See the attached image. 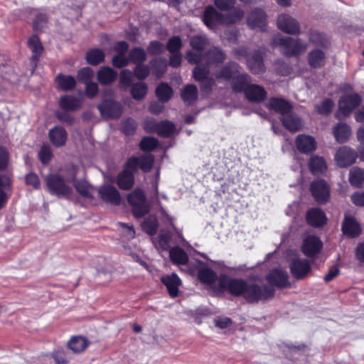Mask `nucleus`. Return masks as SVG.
Masks as SVG:
<instances>
[{"label": "nucleus", "mask_w": 364, "mask_h": 364, "mask_svg": "<svg viewBox=\"0 0 364 364\" xmlns=\"http://www.w3.org/2000/svg\"><path fill=\"white\" fill-rule=\"evenodd\" d=\"M219 284L223 289H228L235 296H242L250 303H257L273 297L274 291L265 284L247 282L242 279H229L220 277Z\"/></svg>", "instance_id": "1"}, {"label": "nucleus", "mask_w": 364, "mask_h": 364, "mask_svg": "<svg viewBox=\"0 0 364 364\" xmlns=\"http://www.w3.org/2000/svg\"><path fill=\"white\" fill-rule=\"evenodd\" d=\"M273 46H279L281 52L287 56H297L307 50L308 44L300 38L277 36L273 39Z\"/></svg>", "instance_id": "2"}, {"label": "nucleus", "mask_w": 364, "mask_h": 364, "mask_svg": "<svg viewBox=\"0 0 364 364\" xmlns=\"http://www.w3.org/2000/svg\"><path fill=\"white\" fill-rule=\"evenodd\" d=\"M191 46L192 50L186 54V59L191 64L201 63L203 61V55L205 53L204 49L208 44V40L205 36H196L191 39Z\"/></svg>", "instance_id": "3"}, {"label": "nucleus", "mask_w": 364, "mask_h": 364, "mask_svg": "<svg viewBox=\"0 0 364 364\" xmlns=\"http://www.w3.org/2000/svg\"><path fill=\"white\" fill-rule=\"evenodd\" d=\"M65 181L58 174H49L46 177L48 191L58 196L68 197L72 193V188L65 183Z\"/></svg>", "instance_id": "4"}, {"label": "nucleus", "mask_w": 364, "mask_h": 364, "mask_svg": "<svg viewBox=\"0 0 364 364\" xmlns=\"http://www.w3.org/2000/svg\"><path fill=\"white\" fill-rule=\"evenodd\" d=\"M194 79L200 82V89L203 92H210L215 85V80L210 75V68L198 65L193 71Z\"/></svg>", "instance_id": "5"}, {"label": "nucleus", "mask_w": 364, "mask_h": 364, "mask_svg": "<svg viewBox=\"0 0 364 364\" xmlns=\"http://www.w3.org/2000/svg\"><path fill=\"white\" fill-rule=\"evenodd\" d=\"M358 158L357 152L352 148L343 146L336 152L334 160L341 168H346L354 164Z\"/></svg>", "instance_id": "6"}, {"label": "nucleus", "mask_w": 364, "mask_h": 364, "mask_svg": "<svg viewBox=\"0 0 364 364\" xmlns=\"http://www.w3.org/2000/svg\"><path fill=\"white\" fill-rule=\"evenodd\" d=\"M360 102L361 97L356 93H352L342 97L339 100V113L336 114V117L340 119L341 118V115H348Z\"/></svg>", "instance_id": "7"}, {"label": "nucleus", "mask_w": 364, "mask_h": 364, "mask_svg": "<svg viewBox=\"0 0 364 364\" xmlns=\"http://www.w3.org/2000/svg\"><path fill=\"white\" fill-rule=\"evenodd\" d=\"M277 25L279 30L291 35L299 34L301 27L299 21L289 14H281L278 16Z\"/></svg>", "instance_id": "8"}, {"label": "nucleus", "mask_w": 364, "mask_h": 364, "mask_svg": "<svg viewBox=\"0 0 364 364\" xmlns=\"http://www.w3.org/2000/svg\"><path fill=\"white\" fill-rule=\"evenodd\" d=\"M154 161V157L151 154H144L140 156H133L128 159L127 167L131 168L135 172L141 168L144 172L151 171Z\"/></svg>", "instance_id": "9"}, {"label": "nucleus", "mask_w": 364, "mask_h": 364, "mask_svg": "<svg viewBox=\"0 0 364 364\" xmlns=\"http://www.w3.org/2000/svg\"><path fill=\"white\" fill-rule=\"evenodd\" d=\"M129 203L134 208V214L137 218H141L147 212V207L145 205V196L142 191L135 190L128 196Z\"/></svg>", "instance_id": "10"}, {"label": "nucleus", "mask_w": 364, "mask_h": 364, "mask_svg": "<svg viewBox=\"0 0 364 364\" xmlns=\"http://www.w3.org/2000/svg\"><path fill=\"white\" fill-rule=\"evenodd\" d=\"M292 276L299 280L305 278L311 271V264L306 259H294L289 264Z\"/></svg>", "instance_id": "11"}, {"label": "nucleus", "mask_w": 364, "mask_h": 364, "mask_svg": "<svg viewBox=\"0 0 364 364\" xmlns=\"http://www.w3.org/2000/svg\"><path fill=\"white\" fill-rule=\"evenodd\" d=\"M311 191L315 200L318 203H326L329 198V187L323 180H317L311 183Z\"/></svg>", "instance_id": "12"}, {"label": "nucleus", "mask_w": 364, "mask_h": 364, "mask_svg": "<svg viewBox=\"0 0 364 364\" xmlns=\"http://www.w3.org/2000/svg\"><path fill=\"white\" fill-rule=\"evenodd\" d=\"M101 114L107 118H119L122 114V107L119 102L109 100H104L97 106Z\"/></svg>", "instance_id": "13"}, {"label": "nucleus", "mask_w": 364, "mask_h": 364, "mask_svg": "<svg viewBox=\"0 0 364 364\" xmlns=\"http://www.w3.org/2000/svg\"><path fill=\"white\" fill-rule=\"evenodd\" d=\"M322 246V242L318 237L309 235L304 239L301 250L306 256L312 257L320 252Z\"/></svg>", "instance_id": "14"}, {"label": "nucleus", "mask_w": 364, "mask_h": 364, "mask_svg": "<svg viewBox=\"0 0 364 364\" xmlns=\"http://www.w3.org/2000/svg\"><path fill=\"white\" fill-rule=\"evenodd\" d=\"M98 194L100 198L108 203L119 205L121 203V196L118 190L110 185H104L99 188Z\"/></svg>", "instance_id": "15"}, {"label": "nucleus", "mask_w": 364, "mask_h": 364, "mask_svg": "<svg viewBox=\"0 0 364 364\" xmlns=\"http://www.w3.org/2000/svg\"><path fill=\"white\" fill-rule=\"evenodd\" d=\"M226 58L225 53L217 47H213L203 55V61L198 65L209 68L211 65L222 63Z\"/></svg>", "instance_id": "16"}, {"label": "nucleus", "mask_w": 364, "mask_h": 364, "mask_svg": "<svg viewBox=\"0 0 364 364\" xmlns=\"http://www.w3.org/2000/svg\"><path fill=\"white\" fill-rule=\"evenodd\" d=\"M203 22L208 28H214L218 24H225V15L209 6L205 9Z\"/></svg>", "instance_id": "17"}, {"label": "nucleus", "mask_w": 364, "mask_h": 364, "mask_svg": "<svg viewBox=\"0 0 364 364\" xmlns=\"http://www.w3.org/2000/svg\"><path fill=\"white\" fill-rule=\"evenodd\" d=\"M296 148L304 154H310L316 149L315 139L309 135L299 134L296 139Z\"/></svg>", "instance_id": "18"}, {"label": "nucleus", "mask_w": 364, "mask_h": 364, "mask_svg": "<svg viewBox=\"0 0 364 364\" xmlns=\"http://www.w3.org/2000/svg\"><path fill=\"white\" fill-rule=\"evenodd\" d=\"M134 173L135 171H132L131 168L127 167V163L124 169L117 177L116 183L117 186L122 190L132 188L134 183Z\"/></svg>", "instance_id": "19"}, {"label": "nucleus", "mask_w": 364, "mask_h": 364, "mask_svg": "<svg viewBox=\"0 0 364 364\" xmlns=\"http://www.w3.org/2000/svg\"><path fill=\"white\" fill-rule=\"evenodd\" d=\"M343 234L350 237H358L362 232L360 224L352 216H346L342 224Z\"/></svg>", "instance_id": "20"}, {"label": "nucleus", "mask_w": 364, "mask_h": 364, "mask_svg": "<svg viewBox=\"0 0 364 364\" xmlns=\"http://www.w3.org/2000/svg\"><path fill=\"white\" fill-rule=\"evenodd\" d=\"M269 284L279 288H284L290 285L287 273L281 269H274L267 276Z\"/></svg>", "instance_id": "21"}, {"label": "nucleus", "mask_w": 364, "mask_h": 364, "mask_svg": "<svg viewBox=\"0 0 364 364\" xmlns=\"http://www.w3.org/2000/svg\"><path fill=\"white\" fill-rule=\"evenodd\" d=\"M48 137L53 146L60 147L65 144L68 134L63 127L56 126L49 130Z\"/></svg>", "instance_id": "22"}, {"label": "nucleus", "mask_w": 364, "mask_h": 364, "mask_svg": "<svg viewBox=\"0 0 364 364\" xmlns=\"http://www.w3.org/2000/svg\"><path fill=\"white\" fill-rule=\"evenodd\" d=\"M267 107L279 114L281 117L287 115L291 112V105L285 100L282 98H272L269 100Z\"/></svg>", "instance_id": "23"}, {"label": "nucleus", "mask_w": 364, "mask_h": 364, "mask_svg": "<svg viewBox=\"0 0 364 364\" xmlns=\"http://www.w3.org/2000/svg\"><path fill=\"white\" fill-rule=\"evenodd\" d=\"M247 64L252 73L259 74L265 70L260 50L252 53L247 59Z\"/></svg>", "instance_id": "24"}, {"label": "nucleus", "mask_w": 364, "mask_h": 364, "mask_svg": "<svg viewBox=\"0 0 364 364\" xmlns=\"http://www.w3.org/2000/svg\"><path fill=\"white\" fill-rule=\"evenodd\" d=\"M247 23L252 29L264 31L266 26V15L262 9H255L251 12Z\"/></svg>", "instance_id": "25"}, {"label": "nucleus", "mask_w": 364, "mask_h": 364, "mask_svg": "<svg viewBox=\"0 0 364 364\" xmlns=\"http://www.w3.org/2000/svg\"><path fill=\"white\" fill-rule=\"evenodd\" d=\"M245 95L249 101L259 102L266 98L267 92L263 87L250 84L245 90Z\"/></svg>", "instance_id": "26"}, {"label": "nucleus", "mask_w": 364, "mask_h": 364, "mask_svg": "<svg viewBox=\"0 0 364 364\" xmlns=\"http://www.w3.org/2000/svg\"><path fill=\"white\" fill-rule=\"evenodd\" d=\"M308 223L314 227H321L326 223V216L320 208H315L310 209L306 216Z\"/></svg>", "instance_id": "27"}, {"label": "nucleus", "mask_w": 364, "mask_h": 364, "mask_svg": "<svg viewBox=\"0 0 364 364\" xmlns=\"http://www.w3.org/2000/svg\"><path fill=\"white\" fill-rule=\"evenodd\" d=\"M161 282L166 287L171 296L176 297L178 296V287L181 285L182 282L176 273L163 277Z\"/></svg>", "instance_id": "28"}, {"label": "nucleus", "mask_w": 364, "mask_h": 364, "mask_svg": "<svg viewBox=\"0 0 364 364\" xmlns=\"http://www.w3.org/2000/svg\"><path fill=\"white\" fill-rule=\"evenodd\" d=\"M251 84V77L245 73H237L232 77L231 86L235 92H245V90Z\"/></svg>", "instance_id": "29"}, {"label": "nucleus", "mask_w": 364, "mask_h": 364, "mask_svg": "<svg viewBox=\"0 0 364 364\" xmlns=\"http://www.w3.org/2000/svg\"><path fill=\"white\" fill-rule=\"evenodd\" d=\"M282 124L290 132L299 131L302 127L301 119L291 112L287 115L280 117Z\"/></svg>", "instance_id": "30"}, {"label": "nucleus", "mask_w": 364, "mask_h": 364, "mask_svg": "<svg viewBox=\"0 0 364 364\" xmlns=\"http://www.w3.org/2000/svg\"><path fill=\"white\" fill-rule=\"evenodd\" d=\"M240 65L234 62H230L224 65L221 70L216 75L217 79H224L230 80L233 77H235L239 73Z\"/></svg>", "instance_id": "31"}, {"label": "nucleus", "mask_w": 364, "mask_h": 364, "mask_svg": "<svg viewBox=\"0 0 364 364\" xmlns=\"http://www.w3.org/2000/svg\"><path fill=\"white\" fill-rule=\"evenodd\" d=\"M308 63L311 68H319L326 63V54L320 49H314L308 54Z\"/></svg>", "instance_id": "32"}, {"label": "nucleus", "mask_w": 364, "mask_h": 364, "mask_svg": "<svg viewBox=\"0 0 364 364\" xmlns=\"http://www.w3.org/2000/svg\"><path fill=\"white\" fill-rule=\"evenodd\" d=\"M348 181L353 187H362L364 185V169L358 166L351 168L349 171Z\"/></svg>", "instance_id": "33"}, {"label": "nucleus", "mask_w": 364, "mask_h": 364, "mask_svg": "<svg viewBox=\"0 0 364 364\" xmlns=\"http://www.w3.org/2000/svg\"><path fill=\"white\" fill-rule=\"evenodd\" d=\"M60 107L67 111H75L80 108L82 105L81 100L71 95H65L61 97L59 101Z\"/></svg>", "instance_id": "34"}, {"label": "nucleus", "mask_w": 364, "mask_h": 364, "mask_svg": "<svg viewBox=\"0 0 364 364\" xmlns=\"http://www.w3.org/2000/svg\"><path fill=\"white\" fill-rule=\"evenodd\" d=\"M117 75L112 68L103 67L97 72V80L102 85H109L116 80Z\"/></svg>", "instance_id": "35"}, {"label": "nucleus", "mask_w": 364, "mask_h": 364, "mask_svg": "<svg viewBox=\"0 0 364 364\" xmlns=\"http://www.w3.org/2000/svg\"><path fill=\"white\" fill-rule=\"evenodd\" d=\"M333 134L338 143H344L351 134L350 127L345 123H339L333 128Z\"/></svg>", "instance_id": "36"}, {"label": "nucleus", "mask_w": 364, "mask_h": 364, "mask_svg": "<svg viewBox=\"0 0 364 364\" xmlns=\"http://www.w3.org/2000/svg\"><path fill=\"white\" fill-rule=\"evenodd\" d=\"M309 166L311 172L314 175L323 173L327 169V165L324 159L318 156L310 159Z\"/></svg>", "instance_id": "37"}, {"label": "nucleus", "mask_w": 364, "mask_h": 364, "mask_svg": "<svg viewBox=\"0 0 364 364\" xmlns=\"http://www.w3.org/2000/svg\"><path fill=\"white\" fill-rule=\"evenodd\" d=\"M198 278L204 284H211L216 281L217 274L212 269L203 267L198 270Z\"/></svg>", "instance_id": "38"}, {"label": "nucleus", "mask_w": 364, "mask_h": 364, "mask_svg": "<svg viewBox=\"0 0 364 364\" xmlns=\"http://www.w3.org/2000/svg\"><path fill=\"white\" fill-rule=\"evenodd\" d=\"M171 260L177 264H185L188 261V255L178 247H174L169 251Z\"/></svg>", "instance_id": "39"}, {"label": "nucleus", "mask_w": 364, "mask_h": 364, "mask_svg": "<svg viewBox=\"0 0 364 364\" xmlns=\"http://www.w3.org/2000/svg\"><path fill=\"white\" fill-rule=\"evenodd\" d=\"M56 82L60 89L68 91L75 87L76 81L74 77L71 75H64L62 74L56 77Z\"/></svg>", "instance_id": "40"}, {"label": "nucleus", "mask_w": 364, "mask_h": 364, "mask_svg": "<svg viewBox=\"0 0 364 364\" xmlns=\"http://www.w3.org/2000/svg\"><path fill=\"white\" fill-rule=\"evenodd\" d=\"M88 346L86 338L82 336L73 337L69 343V348L75 353H80L83 351Z\"/></svg>", "instance_id": "41"}, {"label": "nucleus", "mask_w": 364, "mask_h": 364, "mask_svg": "<svg viewBox=\"0 0 364 364\" xmlns=\"http://www.w3.org/2000/svg\"><path fill=\"white\" fill-rule=\"evenodd\" d=\"M156 94L161 102H166L171 97L173 91L168 85L162 82L156 87Z\"/></svg>", "instance_id": "42"}, {"label": "nucleus", "mask_w": 364, "mask_h": 364, "mask_svg": "<svg viewBox=\"0 0 364 364\" xmlns=\"http://www.w3.org/2000/svg\"><path fill=\"white\" fill-rule=\"evenodd\" d=\"M181 97L185 102L193 103L198 97V88L194 85H187L181 92Z\"/></svg>", "instance_id": "43"}, {"label": "nucleus", "mask_w": 364, "mask_h": 364, "mask_svg": "<svg viewBox=\"0 0 364 364\" xmlns=\"http://www.w3.org/2000/svg\"><path fill=\"white\" fill-rule=\"evenodd\" d=\"M74 186L76 191L84 197L92 198L95 193V188L85 181H77Z\"/></svg>", "instance_id": "44"}, {"label": "nucleus", "mask_w": 364, "mask_h": 364, "mask_svg": "<svg viewBox=\"0 0 364 364\" xmlns=\"http://www.w3.org/2000/svg\"><path fill=\"white\" fill-rule=\"evenodd\" d=\"M28 45L33 53L32 58L37 60L43 51V46L38 37L36 35L32 36L28 41Z\"/></svg>", "instance_id": "45"}, {"label": "nucleus", "mask_w": 364, "mask_h": 364, "mask_svg": "<svg viewBox=\"0 0 364 364\" xmlns=\"http://www.w3.org/2000/svg\"><path fill=\"white\" fill-rule=\"evenodd\" d=\"M105 53L100 49H92L87 52L86 55L87 61L89 64L96 65L104 60Z\"/></svg>", "instance_id": "46"}, {"label": "nucleus", "mask_w": 364, "mask_h": 364, "mask_svg": "<svg viewBox=\"0 0 364 364\" xmlns=\"http://www.w3.org/2000/svg\"><path fill=\"white\" fill-rule=\"evenodd\" d=\"M147 86L144 82H139L132 85L131 94L134 100H141L147 93Z\"/></svg>", "instance_id": "47"}, {"label": "nucleus", "mask_w": 364, "mask_h": 364, "mask_svg": "<svg viewBox=\"0 0 364 364\" xmlns=\"http://www.w3.org/2000/svg\"><path fill=\"white\" fill-rule=\"evenodd\" d=\"M142 228L149 235H154L158 228V222L156 217L149 216L146 218L142 223Z\"/></svg>", "instance_id": "48"}, {"label": "nucleus", "mask_w": 364, "mask_h": 364, "mask_svg": "<svg viewBox=\"0 0 364 364\" xmlns=\"http://www.w3.org/2000/svg\"><path fill=\"white\" fill-rule=\"evenodd\" d=\"M174 130L175 125L173 123L164 121L159 122L157 134L164 137H168L173 133Z\"/></svg>", "instance_id": "49"}, {"label": "nucleus", "mask_w": 364, "mask_h": 364, "mask_svg": "<svg viewBox=\"0 0 364 364\" xmlns=\"http://www.w3.org/2000/svg\"><path fill=\"white\" fill-rule=\"evenodd\" d=\"M146 58L145 50L141 48L132 49L129 55V61L134 63H142Z\"/></svg>", "instance_id": "50"}, {"label": "nucleus", "mask_w": 364, "mask_h": 364, "mask_svg": "<svg viewBox=\"0 0 364 364\" xmlns=\"http://www.w3.org/2000/svg\"><path fill=\"white\" fill-rule=\"evenodd\" d=\"M243 16V11L237 8L234 9L230 14L225 16V24H233L240 21Z\"/></svg>", "instance_id": "51"}, {"label": "nucleus", "mask_w": 364, "mask_h": 364, "mask_svg": "<svg viewBox=\"0 0 364 364\" xmlns=\"http://www.w3.org/2000/svg\"><path fill=\"white\" fill-rule=\"evenodd\" d=\"M333 107V101L330 99H326L321 103V105H317L315 107V109L318 114L327 115L331 112Z\"/></svg>", "instance_id": "52"}, {"label": "nucleus", "mask_w": 364, "mask_h": 364, "mask_svg": "<svg viewBox=\"0 0 364 364\" xmlns=\"http://www.w3.org/2000/svg\"><path fill=\"white\" fill-rule=\"evenodd\" d=\"M158 145L156 139L152 136L144 137L140 142V148L144 151H151Z\"/></svg>", "instance_id": "53"}, {"label": "nucleus", "mask_w": 364, "mask_h": 364, "mask_svg": "<svg viewBox=\"0 0 364 364\" xmlns=\"http://www.w3.org/2000/svg\"><path fill=\"white\" fill-rule=\"evenodd\" d=\"M167 50L171 53H180L182 47V42L178 36H173L170 38L167 43Z\"/></svg>", "instance_id": "54"}, {"label": "nucleus", "mask_w": 364, "mask_h": 364, "mask_svg": "<svg viewBox=\"0 0 364 364\" xmlns=\"http://www.w3.org/2000/svg\"><path fill=\"white\" fill-rule=\"evenodd\" d=\"M309 42L316 46H324L327 41L325 36L317 31H311L309 34Z\"/></svg>", "instance_id": "55"}, {"label": "nucleus", "mask_w": 364, "mask_h": 364, "mask_svg": "<svg viewBox=\"0 0 364 364\" xmlns=\"http://www.w3.org/2000/svg\"><path fill=\"white\" fill-rule=\"evenodd\" d=\"M38 156L41 161L43 164H47L50 161L52 157V151L50 146L48 144H43L40 149Z\"/></svg>", "instance_id": "56"}, {"label": "nucleus", "mask_w": 364, "mask_h": 364, "mask_svg": "<svg viewBox=\"0 0 364 364\" xmlns=\"http://www.w3.org/2000/svg\"><path fill=\"white\" fill-rule=\"evenodd\" d=\"M9 178L7 176L0 175V208H1L6 203V197L4 189L9 186Z\"/></svg>", "instance_id": "57"}, {"label": "nucleus", "mask_w": 364, "mask_h": 364, "mask_svg": "<svg viewBox=\"0 0 364 364\" xmlns=\"http://www.w3.org/2000/svg\"><path fill=\"white\" fill-rule=\"evenodd\" d=\"M93 74L94 73L92 69L87 67L80 70L77 72V77L78 80L86 84V82H90V80L93 76Z\"/></svg>", "instance_id": "58"}, {"label": "nucleus", "mask_w": 364, "mask_h": 364, "mask_svg": "<svg viewBox=\"0 0 364 364\" xmlns=\"http://www.w3.org/2000/svg\"><path fill=\"white\" fill-rule=\"evenodd\" d=\"M132 73L129 70H123L119 76V84L122 87L127 89L131 85Z\"/></svg>", "instance_id": "59"}, {"label": "nucleus", "mask_w": 364, "mask_h": 364, "mask_svg": "<svg viewBox=\"0 0 364 364\" xmlns=\"http://www.w3.org/2000/svg\"><path fill=\"white\" fill-rule=\"evenodd\" d=\"M137 124L133 119H127L122 124V131L126 135H132L134 133Z\"/></svg>", "instance_id": "60"}, {"label": "nucleus", "mask_w": 364, "mask_h": 364, "mask_svg": "<svg viewBox=\"0 0 364 364\" xmlns=\"http://www.w3.org/2000/svg\"><path fill=\"white\" fill-rule=\"evenodd\" d=\"M77 167L75 165H68L64 172V178L66 182H71L75 180L77 173Z\"/></svg>", "instance_id": "61"}, {"label": "nucleus", "mask_w": 364, "mask_h": 364, "mask_svg": "<svg viewBox=\"0 0 364 364\" xmlns=\"http://www.w3.org/2000/svg\"><path fill=\"white\" fill-rule=\"evenodd\" d=\"M215 5L222 11H228L235 4L236 0H214Z\"/></svg>", "instance_id": "62"}, {"label": "nucleus", "mask_w": 364, "mask_h": 364, "mask_svg": "<svg viewBox=\"0 0 364 364\" xmlns=\"http://www.w3.org/2000/svg\"><path fill=\"white\" fill-rule=\"evenodd\" d=\"M98 85L96 82H90L85 84V95L89 98L95 97L98 93Z\"/></svg>", "instance_id": "63"}, {"label": "nucleus", "mask_w": 364, "mask_h": 364, "mask_svg": "<svg viewBox=\"0 0 364 364\" xmlns=\"http://www.w3.org/2000/svg\"><path fill=\"white\" fill-rule=\"evenodd\" d=\"M170 236L168 234H161L158 237V240L156 242L157 247L161 249L162 250H166L169 247L170 243Z\"/></svg>", "instance_id": "64"}]
</instances>
